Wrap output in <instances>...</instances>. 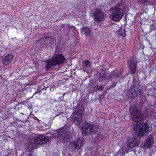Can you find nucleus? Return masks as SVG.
I'll use <instances>...</instances> for the list:
<instances>
[{
  "label": "nucleus",
  "mask_w": 156,
  "mask_h": 156,
  "mask_svg": "<svg viewBox=\"0 0 156 156\" xmlns=\"http://www.w3.org/2000/svg\"><path fill=\"white\" fill-rule=\"evenodd\" d=\"M116 85V83H115V84H114L112 86V87H115Z\"/></svg>",
  "instance_id": "nucleus-22"
},
{
  "label": "nucleus",
  "mask_w": 156,
  "mask_h": 156,
  "mask_svg": "<svg viewBox=\"0 0 156 156\" xmlns=\"http://www.w3.org/2000/svg\"><path fill=\"white\" fill-rule=\"evenodd\" d=\"M93 125L88 123H85L82 127V133L83 134L88 135L93 131Z\"/></svg>",
  "instance_id": "nucleus-11"
},
{
  "label": "nucleus",
  "mask_w": 156,
  "mask_h": 156,
  "mask_svg": "<svg viewBox=\"0 0 156 156\" xmlns=\"http://www.w3.org/2000/svg\"><path fill=\"white\" fill-rule=\"evenodd\" d=\"M70 133L69 129H67L66 130L65 129L60 130L57 134L58 140L63 143L68 141Z\"/></svg>",
  "instance_id": "nucleus-8"
},
{
  "label": "nucleus",
  "mask_w": 156,
  "mask_h": 156,
  "mask_svg": "<svg viewBox=\"0 0 156 156\" xmlns=\"http://www.w3.org/2000/svg\"><path fill=\"white\" fill-rule=\"evenodd\" d=\"M83 142V139L82 137L79 138L76 141H72L69 145V151L73 152L76 150L80 149L82 146Z\"/></svg>",
  "instance_id": "nucleus-7"
},
{
  "label": "nucleus",
  "mask_w": 156,
  "mask_h": 156,
  "mask_svg": "<svg viewBox=\"0 0 156 156\" xmlns=\"http://www.w3.org/2000/svg\"><path fill=\"white\" fill-rule=\"evenodd\" d=\"M48 140V138L47 136L43 134H39L28 142L26 147L29 151H32L37 146L45 143Z\"/></svg>",
  "instance_id": "nucleus-3"
},
{
  "label": "nucleus",
  "mask_w": 156,
  "mask_h": 156,
  "mask_svg": "<svg viewBox=\"0 0 156 156\" xmlns=\"http://www.w3.org/2000/svg\"><path fill=\"white\" fill-rule=\"evenodd\" d=\"M154 141V136L152 135H149L145 140L144 147L145 148H150L152 146Z\"/></svg>",
  "instance_id": "nucleus-13"
},
{
  "label": "nucleus",
  "mask_w": 156,
  "mask_h": 156,
  "mask_svg": "<svg viewBox=\"0 0 156 156\" xmlns=\"http://www.w3.org/2000/svg\"><path fill=\"white\" fill-rule=\"evenodd\" d=\"M83 71L87 72L86 70L84 68V69H83Z\"/></svg>",
  "instance_id": "nucleus-23"
},
{
  "label": "nucleus",
  "mask_w": 156,
  "mask_h": 156,
  "mask_svg": "<svg viewBox=\"0 0 156 156\" xmlns=\"http://www.w3.org/2000/svg\"><path fill=\"white\" fill-rule=\"evenodd\" d=\"M129 65V69L130 73L134 75L136 69L137 62L134 59H132L128 61Z\"/></svg>",
  "instance_id": "nucleus-12"
},
{
  "label": "nucleus",
  "mask_w": 156,
  "mask_h": 156,
  "mask_svg": "<svg viewBox=\"0 0 156 156\" xmlns=\"http://www.w3.org/2000/svg\"><path fill=\"white\" fill-rule=\"evenodd\" d=\"M125 30L122 29H121L120 30L117 31V33L120 36L125 37L126 36V34L125 33Z\"/></svg>",
  "instance_id": "nucleus-18"
},
{
  "label": "nucleus",
  "mask_w": 156,
  "mask_h": 156,
  "mask_svg": "<svg viewBox=\"0 0 156 156\" xmlns=\"http://www.w3.org/2000/svg\"><path fill=\"white\" fill-rule=\"evenodd\" d=\"M139 2H141L143 1H144V2L146 3L147 2L148 0H137Z\"/></svg>",
  "instance_id": "nucleus-20"
},
{
  "label": "nucleus",
  "mask_w": 156,
  "mask_h": 156,
  "mask_svg": "<svg viewBox=\"0 0 156 156\" xmlns=\"http://www.w3.org/2000/svg\"><path fill=\"white\" fill-rule=\"evenodd\" d=\"M120 74V73L117 70H114L112 73L111 76L109 74H106L104 76H101V77L103 79H111V80L114 81H117V78L118 77Z\"/></svg>",
  "instance_id": "nucleus-10"
},
{
  "label": "nucleus",
  "mask_w": 156,
  "mask_h": 156,
  "mask_svg": "<svg viewBox=\"0 0 156 156\" xmlns=\"http://www.w3.org/2000/svg\"><path fill=\"white\" fill-rule=\"evenodd\" d=\"M34 119H35L36 120H38V121H40L36 117H35Z\"/></svg>",
  "instance_id": "nucleus-21"
},
{
  "label": "nucleus",
  "mask_w": 156,
  "mask_h": 156,
  "mask_svg": "<svg viewBox=\"0 0 156 156\" xmlns=\"http://www.w3.org/2000/svg\"><path fill=\"white\" fill-rule=\"evenodd\" d=\"M149 132V126L147 122L140 123L136 125L135 127V135L127 141L126 152H129L133 148L139 144V139L144 135H147Z\"/></svg>",
  "instance_id": "nucleus-1"
},
{
  "label": "nucleus",
  "mask_w": 156,
  "mask_h": 156,
  "mask_svg": "<svg viewBox=\"0 0 156 156\" xmlns=\"http://www.w3.org/2000/svg\"><path fill=\"white\" fill-rule=\"evenodd\" d=\"M83 112V109H80L76 112L73 113L71 115L72 121L77 126L79 125L81 123Z\"/></svg>",
  "instance_id": "nucleus-9"
},
{
  "label": "nucleus",
  "mask_w": 156,
  "mask_h": 156,
  "mask_svg": "<svg viewBox=\"0 0 156 156\" xmlns=\"http://www.w3.org/2000/svg\"><path fill=\"white\" fill-rule=\"evenodd\" d=\"M104 18V15L101 10L97 9L95 11L94 13V20L98 22L103 20Z\"/></svg>",
  "instance_id": "nucleus-14"
},
{
  "label": "nucleus",
  "mask_w": 156,
  "mask_h": 156,
  "mask_svg": "<svg viewBox=\"0 0 156 156\" xmlns=\"http://www.w3.org/2000/svg\"><path fill=\"white\" fill-rule=\"evenodd\" d=\"M83 68L91 71L92 69V62L88 60L85 61L83 64Z\"/></svg>",
  "instance_id": "nucleus-16"
},
{
  "label": "nucleus",
  "mask_w": 156,
  "mask_h": 156,
  "mask_svg": "<svg viewBox=\"0 0 156 156\" xmlns=\"http://www.w3.org/2000/svg\"><path fill=\"white\" fill-rule=\"evenodd\" d=\"M104 87L103 86H100L98 88L99 90H102L104 89Z\"/></svg>",
  "instance_id": "nucleus-19"
},
{
  "label": "nucleus",
  "mask_w": 156,
  "mask_h": 156,
  "mask_svg": "<svg viewBox=\"0 0 156 156\" xmlns=\"http://www.w3.org/2000/svg\"><path fill=\"white\" fill-rule=\"evenodd\" d=\"M44 39H48V38L47 37H46Z\"/></svg>",
  "instance_id": "nucleus-24"
},
{
  "label": "nucleus",
  "mask_w": 156,
  "mask_h": 156,
  "mask_svg": "<svg viewBox=\"0 0 156 156\" xmlns=\"http://www.w3.org/2000/svg\"><path fill=\"white\" fill-rule=\"evenodd\" d=\"M126 10L124 6L121 4H118L110 9L112 12L110 15L111 20L115 21H119L122 18Z\"/></svg>",
  "instance_id": "nucleus-2"
},
{
  "label": "nucleus",
  "mask_w": 156,
  "mask_h": 156,
  "mask_svg": "<svg viewBox=\"0 0 156 156\" xmlns=\"http://www.w3.org/2000/svg\"><path fill=\"white\" fill-rule=\"evenodd\" d=\"M133 83L134 85L131 87L128 91L129 97L133 98L140 94L141 92V89L139 88L140 85L135 78L133 79Z\"/></svg>",
  "instance_id": "nucleus-5"
},
{
  "label": "nucleus",
  "mask_w": 156,
  "mask_h": 156,
  "mask_svg": "<svg viewBox=\"0 0 156 156\" xmlns=\"http://www.w3.org/2000/svg\"><path fill=\"white\" fill-rule=\"evenodd\" d=\"M65 60L66 59L62 54L55 55L50 60L46 61L47 65L45 66V69L49 70L54 66H58L63 63Z\"/></svg>",
  "instance_id": "nucleus-4"
},
{
  "label": "nucleus",
  "mask_w": 156,
  "mask_h": 156,
  "mask_svg": "<svg viewBox=\"0 0 156 156\" xmlns=\"http://www.w3.org/2000/svg\"><path fill=\"white\" fill-rule=\"evenodd\" d=\"M130 113L133 116V121L136 122L141 121L143 118V115L135 106H132L130 108Z\"/></svg>",
  "instance_id": "nucleus-6"
},
{
  "label": "nucleus",
  "mask_w": 156,
  "mask_h": 156,
  "mask_svg": "<svg viewBox=\"0 0 156 156\" xmlns=\"http://www.w3.org/2000/svg\"><path fill=\"white\" fill-rule=\"evenodd\" d=\"M82 34H84L87 36H89L91 33V31L90 28L87 27H84L81 29Z\"/></svg>",
  "instance_id": "nucleus-17"
},
{
  "label": "nucleus",
  "mask_w": 156,
  "mask_h": 156,
  "mask_svg": "<svg viewBox=\"0 0 156 156\" xmlns=\"http://www.w3.org/2000/svg\"><path fill=\"white\" fill-rule=\"evenodd\" d=\"M13 57V56L11 55H8L7 56H5L3 58V64L7 65L12 61Z\"/></svg>",
  "instance_id": "nucleus-15"
}]
</instances>
